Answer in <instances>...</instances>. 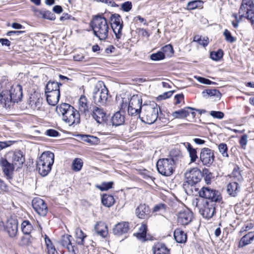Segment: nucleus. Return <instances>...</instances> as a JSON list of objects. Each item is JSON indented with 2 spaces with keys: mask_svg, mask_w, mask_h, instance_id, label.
<instances>
[{
  "mask_svg": "<svg viewBox=\"0 0 254 254\" xmlns=\"http://www.w3.org/2000/svg\"><path fill=\"white\" fill-rule=\"evenodd\" d=\"M200 170L196 168L187 170L185 173V180L183 183V189L188 195H193L198 191L197 184L202 178Z\"/></svg>",
  "mask_w": 254,
  "mask_h": 254,
  "instance_id": "f257e3e1",
  "label": "nucleus"
},
{
  "mask_svg": "<svg viewBox=\"0 0 254 254\" xmlns=\"http://www.w3.org/2000/svg\"><path fill=\"white\" fill-rule=\"evenodd\" d=\"M57 113L62 118V120L69 126L78 124L80 123L79 112L70 105L64 103L57 106Z\"/></svg>",
  "mask_w": 254,
  "mask_h": 254,
  "instance_id": "f03ea898",
  "label": "nucleus"
},
{
  "mask_svg": "<svg viewBox=\"0 0 254 254\" xmlns=\"http://www.w3.org/2000/svg\"><path fill=\"white\" fill-rule=\"evenodd\" d=\"M95 36L100 40L104 41L108 37L109 25L103 15L94 16L90 23Z\"/></svg>",
  "mask_w": 254,
  "mask_h": 254,
  "instance_id": "7ed1b4c3",
  "label": "nucleus"
},
{
  "mask_svg": "<svg viewBox=\"0 0 254 254\" xmlns=\"http://www.w3.org/2000/svg\"><path fill=\"white\" fill-rule=\"evenodd\" d=\"M7 88H10L9 90H2L0 95L2 97L0 102L9 106V103H18L21 100L22 98V88L19 84L11 86L8 84Z\"/></svg>",
  "mask_w": 254,
  "mask_h": 254,
  "instance_id": "20e7f679",
  "label": "nucleus"
},
{
  "mask_svg": "<svg viewBox=\"0 0 254 254\" xmlns=\"http://www.w3.org/2000/svg\"><path fill=\"white\" fill-rule=\"evenodd\" d=\"M54 162V154L50 151L43 152L37 162V169L42 176H47L50 172Z\"/></svg>",
  "mask_w": 254,
  "mask_h": 254,
  "instance_id": "39448f33",
  "label": "nucleus"
},
{
  "mask_svg": "<svg viewBox=\"0 0 254 254\" xmlns=\"http://www.w3.org/2000/svg\"><path fill=\"white\" fill-rule=\"evenodd\" d=\"M141 113V121L146 124H152L156 121L158 116V105L154 102L144 104Z\"/></svg>",
  "mask_w": 254,
  "mask_h": 254,
  "instance_id": "423d86ee",
  "label": "nucleus"
},
{
  "mask_svg": "<svg viewBox=\"0 0 254 254\" xmlns=\"http://www.w3.org/2000/svg\"><path fill=\"white\" fill-rule=\"evenodd\" d=\"M94 103L97 105L105 104L108 97V90L102 81H99L94 86L92 92Z\"/></svg>",
  "mask_w": 254,
  "mask_h": 254,
  "instance_id": "0eeeda50",
  "label": "nucleus"
},
{
  "mask_svg": "<svg viewBox=\"0 0 254 254\" xmlns=\"http://www.w3.org/2000/svg\"><path fill=\"white\" fill-rule=\"evenodd\" d=\"M240 18H245L254 25V3L253 0H242L239 10Z\"/></svg>",
  "mask_w": 254,
  "mask_h": 254,
  "instance_id": "6e6552de",
  "label": "nucleus"
},
{
  "mask_svg": "<svg viewBox=\"0 0 254 254\" xmlns=\"http://www.w3.org/2000/svg\"><path fill=\"white\" fill-rule=\"evenodd\" d=\"M170 159L163 158L158 160L156 167L158 172L165 176H171L174 171V164Z\"/></svg>",
  "mask_w": 254,
  "mask_h": 254,
  "instance_id": "1a4fd4ad",
  "label": "nucleus"
},
{
  "mask_svg": "<svg viewBox=\"0 0 254 254\" xmlns=\"http://www.w3.org/2000/svg\"><path fill=\"white\" fill-rule=\"evenodd\" d=\"M199 196L210 200V201L214 202H220L221 196L220 192L215 190L209 187H203L198 191Z\"/></svg>",
  "mask_w": 254,
  "mask_h": 254,
  "instance_id": "9d476101",
  "label": "nucleus"
},
{
  "mask_svg": "<svg viewBox=\"0 0 254 254\" xmlns=\"http://www.w3.org/2000/svg\"><path fill=\"white\" fill-rule=\"evenodd\" d=\"M111 26L117 39L122 36V30L123 27V21L121 16L117 13L113 14L110 18Z\"/></svg>",
  "mask_w": 254,
  "mask_h": 254,
  "instance_id": "9b49d317",
  "label": "nucleus"
},
{
  "mask_svg": "<svg viewBox=\"0 0 254 254\" xmlns=\"http://www.w3.org/2000/svg\"><path fill=\"white\" fill-rule=\"evenodd\" d=\"M199 158L203 165L210 167L214 161V151L208 148H203L201 150Z\"/></svg>",
  "mask_w": 254,
  "mask_h": 254,
  "instance_id": "f8f14e48",
  "label": "nucleus"
},
{
  "mask_svg": "<svg viewBox=\"0 0 254 254\" xmlns=\"http://www.w3.org/2000/svg\"><path fill=\"white\" fill-rule=\"evenodd\" d=\"M216 203L213 201H205L199 211L204 217L209 219L212 217L215 212Z\"/></svg>",
  "mask_w": 254,
  "mask_h": 254,
  "instance_id": "ddd939ff",
  "label": "nucleus"
},
{
  "mask_svg": "<svg viewBox=\"0 0 254 254\" xmlns=\"http://www.w3.org/2000/svg\"><path fill=\"white\" fill-rule=\"evenodd\" d=\"M32 205L35 211L41 216H45L48 212V207L45 201L39 197L34 198Z\"/></svg>",
  "mask_w": 254,
  "mask_h": 254,
  "instance_id": "4468645a",
  "label": "nucleus"
},
{
  "mask_svg": "<svg viewBox=\"0 0 254 254\" xmlns=\"http://www.w3.org/2000/svg\"><path fill=\"white\" fill-rule=\"evenodd\" d=\"M193 219V213L189 209L181 210L178 214L177 220L178 223L182 225L189 224Z\"/></svg>",
  "mask_w": 254,
  "mask_h": 254,
  "instance_id": "2eb2a0df",
  "label": "nucleus"
},
{
  "mask_svg": "<svg viewBox=\"0 0 254 254\" xmlns=\"http://www.w3.org/2000/svg\"><path fill=\"white\" fill-rule=\"evenodd\" d=\"M90 108V105L87 98L84 95H81L78 100V112L86 116L89 114Z\"/></svg>",
  "mask_w": 254,
  "mask_h": 254,
  "instance_id": "dca6fc26",
  "label": "nucleus"
},
{
  "mask_svg": "<svg viewBox=\"0 0 254 254\" xmlns=\"http://www.w3.org/2000/svg\"><path fill=\"white\" fill-rule=\"evenodd\" d=\"M91 115L93 118L99 124H101L106 120V113L103 109L98 107H93Z\"/></svg>",
  "mask_w": 254,
  "mask_h": 254,
  "instance_id": "f3484780",
  "label": "nucleus"
},
{
  "mask_svg": "<svg viewBox=\"0 0 254 254\" xmlns=\"http://www.w3.org/2000/svg\"><path fill=\"white\" fill-rule=\"evenodd\" d=\"M70 238L71 236L69 235H63L60 240V244L62 246L65 247L68 252H71L73 254H76L77 249H75V246L72 245Z\"/></svg>",
  "mask_w": 254,
  "mask_h": 254,
  "instance_id": "a211bd4d",
  "label": "nucleus"
},
{
  "mask_svg": "<svg viewBox=\"0 0 254 254\" xmlns=\"http://www.w3.org/2000/svg\"><path fill=\"white\" fill-rule=\"evenodd\" d=\"M150 210L148 205L140 204L135 209V214L140 219H146L150 217Z\"/></svg>",
  "mask_w": 254,
  "mask_h": 254,
  "instance_id": "6ab92c4d",
  "label": "nucleus"
},
{
  "mask_svg": "<svg viewBox=\"0 0 254 254\" xmlns=\"http://www.w3.org/2000/svg\"><path fill=\"white\" fill-rule=\"evenodd\" d=\"M8 155L12 163L15 165H21L25 161L24 155L20 150L9 153Z\"/></svg>",
  "mask_w": 254,
  "mask_h": 254,
  "instance_id": "aec40b11",
  "label": "nucleus"
},
{
  "mask_svg": "<svg viewBox=\"0 0 254 254\" xmlns=\"http://www.w3.org/2000/svg\"><path fill=\"white\" fill-rule=\"evenodd\" d=\"M129 230V223L127 222H121L117 224L113 229V233L120 236L128 232Z\"/></svg>",
  "mask_w": 254,
  "mask_h": 254,
  "instance_id": "412c9836",
  "label": "nucleus"
},
{
  "mask_svg": "<svg viewBox=\"0 0 254 254\" xmlns=\"http://www.w3.org/2000/svg\"><path fill=\"white\" fill-rule=\"evenodd\" d=\"M6 230L10 237L16 236L18 231V222L16 220L8 221L6 224Z\"/></svg>",
  "mask_w": 254,
  "mask_h": 254,
  "instance_id": "4be33fe9",
  "label": "nucleus"
},
{
  "mask_svg": "<svg viewBox=\"0 0 254 254\" xmlns=\"http://www.w3.org/2000/svg\"><path fill=\"white\" fill-rule=\"evenodd\" d=\"M45 94L49 105L54 106L57 104L60 97V91L46 92Z\"/></svg>",
  "mask_w": 254,
  "mask_h": 254,
  "instance_id": "5701e85b",
  "label": "nucleus"
},
{
  "mask_svg": "<svg viewBox=\"0 0 254 254\" xmlns=\"http://www.w3.org/2000/svg\"><path fill=\"white\" fill-rule=\"evenodd\" d=\"M13 164L10 163L8 161L3 158H1L0 159V166L2 168V171L4 174L9 177L11 172L14 170Z\"/></svg>",
  "mask_w": 254,
  "mask_h": 254,
  "instance_id": "b1692460",
  "label": "nucleus"
},
{
  "mask_svg": "<svg viewBox=\"0 0 254 254\" xmlns=\"http://www.w3.org/2000/svg\"><path fill=\"white\" fill-rule=\"evenodd\" d=\"M153 254H170V250L162 243H157L152 247Z\"/></svg>",
  "mask_w": 254,
  "mask_h": 254,
  "instance_id": "393cba45",
  "label": "nucleus"
},
{
  "mask_svg": "<svg viewBox=\"0 0 254 254\" xmlns=\"http://www.w3.org/2000/svg\"><path fill=\"white\" fill-rule=\"evenodd\" d=\"M195 108L187 107L184 109L179 110L172 113V116L175 118L183 119L190 116L189 110H194Z\"/></svg>",
  "mask_w": 254,
  "mask_h": 254,
  "instance_id": "a878e982",
  "label": "nucleus"
},
{
  "mask_svg": "<svg viewBox=\"0 0 254 254\" xmlns=\"http://www.w3.org/2000/svg\"><path fill=\"white\" fill-rule=\"evenodd\" d=\"M127 108L128 114L131 116L139 115L140 113L141 112V109L140 108L128 105L127 103H122L121 110L124 111Z\"/></svg>",
  "mask_w": 254,
  "mask_h": 254,
  "instance_id": "bb28decb",
  "label": "nucleus"
},
{
  "mask_svg": "<svg viewBox=\"0 0 254 254\" xmlns=\"http://www.w3.org/2000/svg\"><path fill=\"white\" fill-rule=\"evenodd\" d=\"M183 157V154L180 149L174 148L170 151L169 159H170V160H172V162L175 164L179 161H181Z\"/></svg>",
  "mask_w": 254,
  "mask_h": 254,
  "instance_id": "cd10ccee",
  "label": "nucleus"
},
{
  "mask_svg": "<svg viewBox=\"0 0 254 254\" xmlns=\"http://www.w3.org/2000/svg\"><path fill=\"white\" fill-rule=\"evenodd\" d=\"M94 229L96 234L103 238H105L108 234L107 226L104 222L97 223Z\"/></svg>",
  "mask_w": 254,
  "mask_h": 254,
  "instance_id": "c85d7f7f",
  "label": "nucleus"
},
{
  "mask_svg": "<svg viewBox=\"0 0 254 254\" xmlns=\"http://www.w3.org/2000/svg\"><path fill=\"white\" fill-rule=\"evenodd\" d=\"M121 111H122L121 110L120 111L117 112L112 117L111 122L113 126H118L124 124L125 117L121 114Z\"/></svg>",
  "mask_w": 254,
  "mask_h": 254,
  "instance_id": "c756f323",
  "label": "nucleus"
},
{
  "mask_svg": "<svg viewBox=\"0 0 254 254\" xmlns=\"http://www.w3.org/2000/svg\"><path fill=\"white\" fill-rule=\"evenodd\" d=\"M62 85L60 82L50 80L46 84L45 93L60 91V86Z\"/></svg>",
  "mask_w": 254,
  "mask_h": 254,
  "instance_id": "7c9ffc66",
  "label": "nucleus"
},
{
  "mask_svg": "<svg viewBox=\"0 0 254 254\" xmlns=\"http://www.w3.org/2000/svg\"><path fill=\"white\" fill-rule=\"evenodd\" d=\"M174 237L178 243H185L187 241V234L180 229H176L174 232Z\"/></svg>",
  "mask_w": 254,
  "mask_h": 254,
  "instance_id": "2f4dec72",
  "label": "nucleus"
},
{
  "mask_svg": "<svg viewBox=\"0 0 254 254\" xmlns=\"http://www.w3.org/2000/svg\"><path fill=\"white\" fill-rule=\"evenodd\" d=\"M240 187L238 183L234 182L230 183L227 185V191L228 193L232 196H236L239 191Z\"/></svg>",
  "mask_w": 254,
  "mask_h": 254,
  "instance_id": "473e14b6",
  "label": "nucleus"
},
{
  "mask_svg": "<svg viewBox=\"0 0 254 254\" xmlns=\"http://www.w3.org/2000/svg\"><path fill=\"white\" fill-rule=\"evenodd\" d=\"M184 145L187 148L190 159V162H194L198 158L196 150L193 148L189 142L184 143Z\"/></svg>",
  "mask_w": 254,
  "mask_h": 254,
  "instance_id": "72a5a7b5",
  "label": "nucleus"
},
{
  "mask_svg": "<svg viewBox=\"0 0 254 254\" xmlns=\"http://www.w3.org/2000/svg\"><path fill=\"white\" fill-rule=\"evenodd\" d=\"M75 238L76 239V243L78 245L83 246L84 245V239L86 238L87 235L83 233L82 230L77 227L75 229Z\"/></svg>",
  "mask_w": 254,
  "mask_h": 254,
  "instance_id": "f704fd0d",
  "label": "nucleus"
},
{
  "mask_svg": "<svg viewBox=\"0 0 254 254\" xmlns=\"http://www.w3.org/2000/svg\"><path fill=\"white\" fill-rule=\"evenodd\" d=\"M254 239V234L253 232H249L244 236L240 241L239 246L243 247L249 245Z\"/></svg>",
  "mask_w": 254,
  "mask_h": 254,
  "instance_id": "c9c22d12",
  "label": "nucleus"
},
{
  "mask_svg": "<svg viewBox=\"0 0 254 254\" xmlns=\"http://www.w3.org/2000/svg\"><path fill=\"white\" fill-rule=\"evenodd\" d=\"M35 14L42 18L51 20H54L56 19L55 15L50 11L46 10H35Z\"/></svg>",
  "mask_w": 254,
  "mask_h": 254,
  "instance_id": "e433bc0d",
  "label": "nucleus"
},
{
  "mask_svg": "<svg viewBox=\"0 0 254 254\" xmlns=\"http://www.w3.org/2000/svg\"><path fill=\"white\" fill-rule=\"evenodd\" d=\"M147 226L146 224H142L140 227L137 233L134 234L136 238L143 242L146 240V232H147Z\"/></svg>",
  "mask_w": 254,
  "mask_h": 254,
  "instance_id": "4c0bfd02",
  "label": "nucleus"
},
{
  "mask_svg": "<svg viewBox=\"0 0 254 254\" xmlns=\"http://www.w3.org/2000/svg\"><path fill=\"white\" fill-rule=\"evenodd\" d=\"M128 105L142 109V99L141 96L138 95H133L129 100Z\"/></svg>",
  "mask_w": 254,
  "mask_h": 254,
  "instance_id": "58836bf2",
  "label": "nucleus"
},
{
  "mask_svg": "<svg viewBox=\"0 0 254 254\" xmlns=\"http://www.w3.org/2000/svg\"><path fill=\"white\" fill-rule=\"evenodd\" d=\"M102 204L106 207H110L115 203L113 196L109 194H103L102 197Z\"/></svg>",
  "mask_w": 254,
  "mask_h": 254,
  "instance_id": "ea45409f",
  "label": "nucleus"
},
{
  "mask_svg": "<svg viewBox=\"0 0 254 254\" xmlns=\"http://www.w3.org/2000/svg\"><path fill=\"white\" fill-rule=\"evenodd\" d=\"M21 230L25 235H29L33 230V227L29 221H23L21 224Z\"/></svg>",
  "mask_w": 254,
  "mask_h": 254,
  "instance_id": "a19ab883",
  "label": "nucleus"
},
{
  "mask_svg": "<svg viewBox=\"0 0 254 254\" xmlns=\"http://www.w3.org/2000/svg\"><path fill=\"white\" fill-rule=\"evenodd\" d=\"M29 104L33 110H39L42 106V99L40 98H36L35 99L34 97L33 99H32V98H30Z\"/></svg>",
  "mask_w": 254,
  "mask_h": 254,
  "instance_id": "79ce46f5",
  "label": "nucleus"
},
{
  "mask_svg": "<svg viewBox=\"0 0 254 254\" xmlns=\"http://www.w3.org/2000/svg\"><path fill=\"white\" fill-rule=\"evenodd\" d=\"M82 139L84 141L91 145L97 144L99 141V139L98 137L89 135H83Z\"/></svg>",
  "mask_w": 254,
  "mask_h": 254,
  "instance_id": "37998d69",
  "label": "nucleus"
},
{
  "mask_svg": "<svg viewBox=\"0 0 254 254\" xmlns=\"http://www.w3.org/2000/svg\"><path fill=\"white\" fill-rule=\"evenodd\" d=\"M231 176L234 179L235 181L241 182L243 181V178L241 175L240 168L238 166H236L232 172Z\"/></svg>",
  "mask_w": 254,
  "mask_h": 254,
  "instance_id": "c03bdc74",
  "label": "nucleus"
},
{
  "mask_svg": "<svg viewBox=\"0 0 254 254\" xmlns=\"http://www.w3.org/2000/svg\"><path fill=\"white\" fill-rule=\"evenodd\" d=\"M83 166L82 160L80 158H75L72 163V169L74 171H79Z\"/></svg>",
  "mask_w": 254,
  "mask_h": 254,
  "instance_id": "a18cd8bd",
  "label": "nucleus"
},
{
  "mask_svg": "<svg viewBox=\"0 0 254 254\" xmlns=\"http://www.w3.org/2000/svg\"><path fill=\"white\" fill-rule=\"evenodd\" d=\"M202 94L204 97H205L206 96H210L220 98L221 96L220 92L215 89H206L202 92Z\"/></svg>",
  "mask_w": 254,
  "mask_h": 254,
  "instance_id": "49530a36",
  "label": "nucleus"
},
{
  "mask_svg": "<svg viewBox=\"0 0 254 254\" xmlns=\"http://www.w3.org/2000/svg\"><path fill=\"white\" fill-rule=\"evenodd\" d=\"M202 1L200 0L190 1L188 3L187 9L189 10H193L196 8L202 6Z\"/></svg>",
  "mask_w": 254,
  "mask_h": 254,
  "instance_id": "de8ad7c7",
  "label": "nucleus"
},
{
  "mask_svg": "<svg viewBox=\"0 0 254 254\" xmlns=\"http://www.w3.org/2000/svg\"><path fill=\"white\" fill-rule=\"evenodd\" d=\"M223 56V52L221 49H218L217 51L211 52L210 54V58L215 61L220 60Z\"/></svg>",
  "mask_w": 254,
  "mask_h": 254,
  "instance_id": "09e8293b",
  "label": "nucleus"
},
{
  "mask_svg": "<svg viewBox=\"0 0 254 254\" xmlns=\"http://www.w3.org/2000/svg\"><path fill=\"white\" fill-rule=\"evenodd\" d=\"M161 50L164 55H166L167 56H171L174 53L173 47L170 44L162 47Z\"/></svg>",
  "mask_w": 254,
  "mask_h": 254,
  "instance_id": "8fccbe9b",
  "label": "nucleus"
},
{
  "mask_svg": "<svg viewBox=\"0 0 254 254\" xmlns=\"http://www.w3.org/2000/svg\"><path fill=\"white\" fill-rule=\"evenodd\" d=\"M165 58V55L163 52L159 51L156 53L152 54L150 55V59L153 61H159Z\"/></svg>",
  "mask_w": 254,
  "mask_h": 254,
  "instance_id": "3c124183",
  "label": "nucleus"
},
{
  "mask_svg": "<svg viewBox=\"0 0 254 254\" xmlns=\"http://www.w3.org/2000/svg\"><path fill=\"white\" fill-rule=\"evenodd\" d=\"M218 149L220 153L222 155L223 157H228L227 153L228 148L227 145L225 143H220L218 145Z\"/></svg>",
  "mask_w": 254,
  "mask_h": 254,
  "instance_id": "603ef678",
  "label": "nucleus"
},
{
  "mask_svg": "<svg viewBox=\"0 0 254 254\" xmlns=\"http://www.w3.org/2000/svg\"><path fill=\"white\" fill-rule=\"evenodd\" d=\"M224 36L225 37L226 41L231 43H234L236 41V39L232 36L231 33L227 29H225L224 32Z\"/></svg>",
  "mask_w": 254,
  "mask_h": 254,
  "instance_id": "864d4df0",
  "label": "nucleus"
},
{
  "mask_svg": "<svg viewBox=\"0 0 254 254\" xmlns=\"http://www.w3.org/2000/svg\"><path fill=\"white\" fill-rule=\"evenodd\" d=\"M204 202L205 201L202 199L195 198L192 200V203L193 206L198 208L199 211L200 208H201Z\"/></svg>",
  "mask_w": 254,
  "mask_h": 254,
  "instance_id": "5fc2aeb1",
  "label": "nucleus"
},
{
  "mask_svg": "<svg viewBox=\"0 0 254 254\" xmlns=\"http://www.w3.org/2000/svg\"><path fill=\"white\" fill-rule=\"evenodd\" d=\"M122 9L126 12H128L132 8V3L130 1H127L122 4Z\"/></svg>",
  "mask_w": 254,
  "mask_h": 254,
  "instance_id": "6e6d98bb",
  "label": "nucleus"
},
{
  "mask_svg": "<svg viewBox=\"0 0 254 254\" xmlns=\"http://www.w3.org/2000/svg\"><path fill=\"white\" fill-rule=\"evenodd\" d=\"M210 115L213 118L218 119H222L224 116V113L220 111H212L210 112Z\"/></svg>",
  "mask_w": 254,
  "mask_h": 254,
  "instance_id": "4d7b16f0",
  "label": "nucleus"
},
{
  "mask_svg": "<svg viewBox=\"0 0 254 254\" xmlns=\"http://www.w3.org/2000/svg\"><path fill=\"white\" fill-rule=\"evenodd\" d=\"M46 134L51 137H57L60 135L59 132L55 129H49L47 130Z\"/></svg>",
  "mask_w": 254,
  "mask_h": 254,
  "instance_id": "13d9d810",
  "label": "nucleus"
},
{
  "mask_svg": "<svg viewBox=\"0 0 254 254\" xmlns=\"http://www.w3.org/2000/svg\"><path fill=\"white\" fill-rule=\"evenodd\" d=\"M113 182H110L107 183H102L101 186L100 187L101 190H107L112 187Z\"/></svg>",
  "mask_w": 254,
  "mask_h": 254,
  "instance_id": "bf43d9fd",
  "label": "nucleus"
},
{
  "mask_svg": "<svg viewBox=\"0 0 254 254\" xmlns=\"http://www.w3.org/2000/svg\"><path fill=\"white\" fill-rule=\"evenodd\" d=\"M14 142L13 141H0V151L3 148L10 146Z\"/></svg>",
  "mask_w": 254,
  "mask_h": 254,
  "instance_id": "052dcab7",
  "label": "nucleus"
},
{
  "mask_svg": "<svg viewBox=\"0 0 254 254\" xmlns=\"http://www.w3.org/2000/svg\"><path fill=\"white\" fill-rule=\"evenodd\" d=\"M196 79L200 83L210 85L213 82L210 80L202 77H195Z\"/></svg>",
  "mask_w": 254,
  "mask_h": 254,
  "instance_id": "680f3d73",
  "label": "nucleus"
},
{
  "mask_svg": "<svg viewBox=\"0 0 254 254\" xmlns=\"http://www.w3.org/2000/svg\"><path fill=\"white\" fill-rule=\"evenodd\" d=\"M174 92V91H169L168 92H166L164 93L163 94L160 95L159 97L161 99H166L167 98L170 97L173 95V93Z\"/></svg>",
  "mask_w": 254,
  "mask_h": 254,
  "instance_id": "e2e57ef3",
  "label": "nucleus"
},
{
  "mask_svg": "<svg viewBox=\"0 0 254 254\" xmlns=\"http://www.w3.org/2000/svg\"><path fill=\"white\" fill-rule=\"evenodd\" d=\"M48 254H55L56 249L53 244L46 246Z\"/></svg>",
  "mask_w": 254,
  "mask_h": 254,
  "instance_id": "0e129e2a",
  "label": "nucleus"
},
{
  "mask_svg": "<svg viewBox=\"0 0 254 254\" xmlns=\"http://www.w3.org/2000/svg\"><path fill=\"white\" fill-rule=\"evenodd\" d=\"M198 43L200 45H202V46H203V47H205L208 44V38L207 37H206V38L203 37V38H201L199 39V41L198 42Z\"/></svg>",
  "mask_w": 254,
  "mask_h": 254,
  "instance_id": "69168bd1",
  "label": "nucleus"
},
{
  "mask_svg": "<svg viewBox=\"0 0 254 254\" xmlns=\"http://www.w3.org/2000/svg\"><path fill=\"white\" fill-rule=\"evenodd\" d=\"M175 98L176 99V104H179L181 103V100H183L184 98V96L183 94H177L175 96Z\"/></svg>",
  "mask_w": 254,
  "mask_h": 254,
  "instance_id": "338daca9",
  "label": "nucleus"
},
{
  "mask_svg": "<svg viewBox=\"0 0 254 254\" xmlns=\"http://www.w3.org/2000/svg\"><path fill=\"white\" fill-rule=\"evenodd\" d=\"M240 143L241 145L242 146H244L246 145L247 143V136L246 135H243L240 140Z\"/></svg>",
  "mask_w": 254,
  "mask_h": 254,
  "instance_id": "774afa93",
  "label": "nucleus"
}]
</instances>
